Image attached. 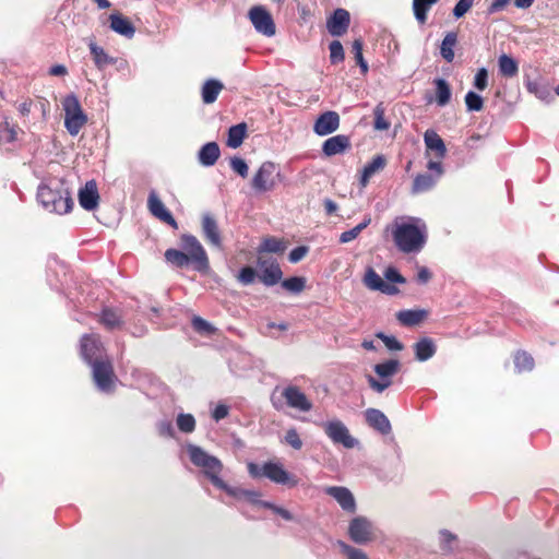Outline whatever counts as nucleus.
I'll return each instance as SVG.
<instances>
[{"label": "nucleus", "instance_id": "nucleus-1", "mask_svg": "<svg viewBox=\"0 0 559 559\" xmlns=\"http://www.w3.org/2000/svg\"><path fill=\"white\" fill-rule=\"evenodd\" d=\"M391 235L399 251L418 253L427 242V226L419 217H396L391 226Z\"/></svg>", "mask_w": 559, "mask_h": 559}, {"label": "nucleus", "instance_id": "nucleus-2", "mask_svg": "<svg viewBox=\"0 0 559 559\" xmlns=\"http://www.w3.org/2000/svg\"><path fill=\"white\" fill-rule=\"evenodd\" d=\"M182 250L167 249L165 251V260L174 267L182 269L192 265L193 270L198 272H205L210 267L207 254L198 240V238L190 234H185L180 238Z\"/></svg>", "mask_w": 559, "mask_h": 559}, {"label": "nucleus", "instance_id": "nucleus-3", "mask_svg": "<svg viewBox=\"0 0 559 559\" xmlns=\"http://www.w3.org/2000/svg\"><path fill=\"white\" fill-rule=\"evenodd\" d=\"M37 200L45 210L56 214H67L73 206L69 189L61 179H50L40 183Z\"/></svg>", "mask_w": 559, "mask_h": 559}, {"label": "nucleus", "instance_id": "nucleus-4", "mask_svg": "<svg viewBox=\"0 0 559 559\" xmlns=\"http://www.w3.org/2000/svg\"><path fill=\"white\" fill-rule=\"evenodd\" d=\"M271 402L276 411L289 407L301 413H308L312 409L311 401L295 384L276 386L271 394Z\"/></svg>", "mask_w": 559, "mask_h": 559}, {"label": "nucleus", "instance_id": "nucleus-5", "mask_svg": "<svg viewBox=\"0 0 559 559\" xmlns=\"http://www.w3.org/2000/svg\"><path fill=\"white\" fill-rule=\"evenodd\" d=\"M187 451L192 464L202 469L213 486L221 490L227 488V484L219 477L223 464L216 456L209 454L201 447L194 444H188Z\"/></svg>", "mask_w": 559, "mask_h": 559}, {"label": "nucleus", "instance_id": "nucleus-6", "mask_svg": "<svg viewBox=\"0 0 559 559\" xmlns=\"http://www.w3.org/2000/svg\"><path fill=\"white\" fill-rule=\"evenodd\" d=\"M224 491L237 500H246L253 506H259L269 509L275 514L280 515L285 521L294 520V515L287 509L276 506L273 502L261 500V493L259 491L231 487L229 485H227V488H224Z\"/></svg>", "mask_w": 559, "mask_h": 559}, {"label": "nucleus", "instance_id": "nucleus-7", "mask_svg": "<svg viewBox=\"0 0 559 559\" xmlns=\"http://www.w3.org/2000/svg\"><path fill=\"white\" fill-rule=\"evenodd\" d=\"M401 362L397 359H389L383 362L376 364L373 371L379 377L374 378L368 374L367 382L372 391L376 393H382L393 383L392 378L400 371Z\"/></svg>", "mask_w": 559, "mask_h": 559}, {"label": "nucleus", "instance_id": "nucleus-8", "mask_svg": "<svg viewBox=\"0 0 559 559\" xmlns=\"http://www.w3.org/2000/svg\"><path fill=\"white\" fill-rule=\"evenodd\" d=\"M64 110V127L75 136L87 122V116L83 112L79 98L74 94L67 95L62 100Z\"/></svg>", "mask_w": 559, "mask_h": 559}, {"label": "nucleus", "instance_id": "nucleus-9", "mask_svg": "<svg viewBox=\"0 0 559 559\" xmlns=\"http://www.w3.org/2000/svg\"><path fill=\"white\" fill-rule=\"evenodd\" d=\"M92 368L93 380L102 392H111L115 388L116 377L111 361L108 357L88 364Z\"/></svg>", "mask_w": 559, "mask_h": 559}, {"label": "nucleus", "instance_id": "nucleus-10", "mask_svg": "<svg viewBox=\"0 0 559 559\" xmlns=\"http://www.w3.org/2000/svg\"><path fill=\"white\" fill-rule=\"evenodd\" d=\"M324 433L334 444H341L345 449H353L358 445V440L354 438L346 425L340 419L328 420L322 424Z\"/></svg>", "mask_w": 559, "mask_h": 559}, {"label": "nucleus", "instance_id": "nucleus-11", "mask_svg": "<svg viewBox=\"0 0 559 559\" xmlns=\"http://www.w3.org/2000/svg\"><path fill=\"white\" fill-rule=\"evenodd\" d=\"M249 20L254 29L266 37H272L276 33V26L270 12L261 5L252 7L248 13Z\"/></svg>", "mask_w": 559, "mask_h": 559}, {"label": "nucleus", "instance_id": "nucleus-12", "mask_svg": "<svg viewBox=\"0 0 559 559\" xmlns=\"http://www.w3.org/2000/svg\"><path fill=\"white\" fill-rule=\"evenodd\" d=\"M80 352L87 365L107 357L100 337L97 334H84L81 338Z\"/></svg>", "mask_w": 559, "mask_h": 559}, {"label": "nucleus", "instance_id": "nucleus-13", "mask_svg": "<svg viewBox=\"0 0 559 559\" xmlns=\"http://www.w3.org/2000/svg\"><path fill=\"white\" fill-rule=\"evenodd\" d=\"M276 165L273 162H264L252 178L251 186L255 192L263 193L275 188Z\"/></svg>", "mask_w": 559, "mask_h": 559}, {"label": "nucleus", "instance_id": "nucleus-14", "mask_svg": "<svg viewBox=\"0 0 559 559\" xmlns=\"http://www.w3.org/2000/svg\"><path fill=\"white\" fill-rule=\"evenodd\" d=\"M257 264L261 270L258 276L265 286H274L282 280L283 272L276 260L259 257Z\"/></svg>", "mask_w": 559, "mask_h": 559}, {"label": "nucleus", "instance_id": "nucleus-15", "mask_svg": "<svg viewBox=\"0 0 559 559\" xmlns=\"http://www.w3.org/2000/svg\"><path fill=\"white\" fill-rule=\"evenodd\" d=\"M348 534L354 543L367 544L371 540L372 524L364 516H356L349 523Z\"/></svg>", "mask_w": 559, "mask_h": 559}, {"label": "nucleus", "instance_id": "nucleus-16", "mask_svg": "<svg viewBox=\"0 0 559 559\" xmlns=\"http://www.w3.org/2000/svg\"><path fill=\"white\" fill-rule=\"evenodd\" d=\"M264 477L275 484L288 487H295L298 484L295 476L285 471L282 464L274 462L264 463Z\"/></svg>", "mask_w": 559, "mask_h": 559}, {"label": "nucleus", "instance_id": "nucleus-17", "mask_svg": "<svg viewBox=\"0 0 559 559\" xmlns=\"http://www.w3.org/2000/svg\"><path fill=\"white\" fill-rule=\"evenodd\" d=\"M341 118L336 111L328 110L319 115L313 124V132L319 136H325L340 128Z\"/></svg>", "mask_w": 559, "mask_h": 559}, {"label": "nucleus", "instance_id": "nucleus-18", "mask_svg": "<svg viewBox=\"0 0 559 559\" xmlns=\"http://www.w3.org/2000/svg\"><path fill=\"white\" fill-rule=\"evenodd\" d=\"M147 207L150 213L160 222L168 224L174 229L178 228L177 221L173 214L166 209L162 200L155 191H151L147 198Z\"/></svg>", "mask_w": 559, "mask_h": 559}, {"label": "nucleus", "instance_id": "nucleus-19", "mask_svg": "<svg viewBox=\"0 0 559 559\" xmlns=\"http://www.w3.org/2000/svg\"><path fill=\"white\" fill-rule=\"evenodd\" d=\"M352 147L349 135L337 134L326 139L322 144V154L325 157L344 154Z\"/></svg>", "mask_w": 559, "mask_h": 559}, {"label": "nucleus", "instance_id": "nucleus-20", "mask_svg": "<svg viewBox=\"0 0 559 559\" xmlns=\"http://www.w3.org/2000/svg\"><path fill=\"white\" fill-rule=\"evenodd\" d=\"M324 491L326 495L335 499L344 511L348 513H354L356 511V501L348 488L342 486H331L326 487Z\"/></svg>", "mask_w": 559, "mask_h": 559}, {"label": "nucleus", "instance_id": "nucleus-21", "mask_svg": "<svg viewBox=\"0 0 559 559\" xmlns=\"http://www.w3.org/2000/svg\"><path fill=\"white\" fill-rule=\"evenodd\" d=\"M350 23V15L345 9H336L326 21V28L332 36H342Z\"/></svg>", "mask_w": 559, "mask_h": 559}, {"label": "nucleus", "instance_id": "nucleus-22", "mask_svg": "<svg viewBox=\"0 0 559 559\" xmlns=\"http://www.w3.org/2000/svg\"><path fill=\"white\" fill-rule=\"evenodd\" d=\"M98 201L97 185L95 180H90L79 190V203L84 210L93 211L97 207Z\"/></svg>", "mask_w": 559, "mask_h": 559}, {"label": "nucleus", "instance_id": "nucleus-23", "mask_svg": "<svg viewBox=\"0 0 559 559\" xmlns=\"http://www.w3.org/2000/svg\"><path fill=\"white\" fill-rule=\"evenodd\" d=\"M367 424L380 432L381 435H389L392 430L389 418L385 414L377 408H368L365 412Z\"/></svg>", "mask_w": 559, "mask_h": 559}, {"label": "nucleus", "instance_id": "nucleus-24", "mask_svg": "<svg viewBox=\"0 0 559 559\" xmlns=\"http://www.w3.org/2000/svg\"><path fill=\"white\" fill-rule=\"evenodd\" d=\"M110 28L126 38H132L135 34V27L133 24L123 15L119 13H112L109 16Z\"/></svg>", "mask_w": 559, "mask_h": 559}, {"label": "nucleus", "instance_id": "nucleus-25", "mask_svg": "<svg viewBox=\"0 0 559 559\" xmlns=\"http://www.w3.org/2000/svg\"><path fill=\"white\" fill-rule=\"evenodd\" d=\"M202 230L204 237L215 247H221L222 239L217 222L211 214H204L202 217Z\"/></svg>", "mask_w": 559, "mask_h": 559}, {"label": "nucleus", "instance_id": "nucleus-26", "mask_svg": "<svg viewBox=\"0 0 559 559\" xmlns=\"http://www.w3.org/2000/svg\"><path fill=\"white\" fill-rule=\"evenodd\" d=\"M221 150L218 144L216 142H207L200 148L198 153V160L202 166L211 167L215 165Z\"/></svg>", "mask_w": 559, "mask_h": 559}, {"label": "nucleus", "instance_id": "nucleus-27", "mask_svg": "<svg viewBox=\"0 0 559 559\" xmlns=\"http://www.w3.org/2000/svg\"><path fill=\"white\" fill-rule=\"evenodd\" d=\"M424 142L427 150L433 151L439 158H443L447 154V147L441 136L432 129H428L424 133Z\"/></svg>", "mask_w": 559, "mask_h": 559}, {"label": "nucleus", "instance_id": "nucleus-28", "mask_svg": "<svg viewBox=\"0 0 559 559\" xmlns=\"http://www.w3.org/2000/svg\"><path fill=\"white\" fill-rule=\"evenodd\" d=\"M99 322L107 330L120 329L123 325L121 311L112 308H104L99 314Z\"/></svg>", "mask_w": 559, "mask_h": 559}, {"label": "nucleus", "instance_id": "nucleus-29", "mask_svg": "<svg viewBox=\"0 0 559 559\" xmlns=\"http://www.w3.org/2000/svg\"><path fill=\"white\" fill-rule=\"evenodd\" d=\"M224 85L219 80L209 79L204 82L201 88V96L204 104L214 103L219 93L223 91Z\"/></svg>", "mask_w": 559, "mask_h": 559}, {"label": "nucleus", "instance_id": "nucleus-30", "mask_svg": "<svg viewBox=\"0 0 559 559\" xmlns=\"http://www.w3.org/2000/svg\"><path fill=\"white\" fill-rule=\"evenodd\" d=\"M414 350L418 361H426L436 354L437 347L431 338L423 337L415 343Z\"/></svg>", "mask_w": 559, "mask_h": 559}, {"label": "nucleus", "instance_id": "nucleus-31", "mask_svg": "<svg viewBox=\"0 0 559 559\" xmlns=\"http://www.w3.org/2000/svg\"><path fill=\"white\" fill-rule=\"evenodd\" d=\"M427 314V311L424 309H408L399 311L396 313V318L402 325L414 326L419 324Z\"/></svg>", "mask_w": 559, "mask_h": 559}, {"label": "nucleus", "instance_id": "nucleus-32", "mask_svg": "<svg viewBox=\"0 0 559 559\" xmlns=\"http://www.w3.org/2000/svg\"><path fill=\"white\" fill-rule=\"evenodd\" d=\"M247 123L245 122L231 126L227 132V146L230 148L239 147L247 135Z\"/></svg>", "mask_w": 559, "mask_h": 559}, {"label": "nucleus", "instance_id": "nucleus-33", "mask_svg": "<svg viewBox=\"0 0 559 559\" xmlns=\"http://www.w3.org/2000/svg\"><path fill=\"white\" fill-rule=\"evenodd\" d=\"M438 179L432 174H418L413 181L412 193L418 194L431 190Z\"/></svg>", "mask_w": 559, "mask_h": 559}, {"label": "nucleus", "instance_id": "nucleus-34", "mask_svg": "<svg viewBox=\"0 0 559 559\" xmlns=\"http://www.w3.org/2000/svg\"><path fill=\"white\" fill-rule=\"evenodd\" d=\"M385 158L382 155H377L371 162L367 163L361 171L360 182L365 187L369 179L385 166Z\"/></svg>", "mask_w": 559, "mask_h": 559}, {"label": "nucleus", "instance_id": "nucleus-35", "mask_svg": "<svg viewBox=\"0 0 559 559\" xmlns=\"http://www.w3.org/2000/svg\"><path fill=\"white\" fill-rule=\"evenodd\" d=\"M433 83L436 86V103L438 106L444 107L445 105L449 104V102L451 99L452 93H451L450 85L442 78L436 79L433 81Z\"/></svg>", "mask_w": 559, "mask_h": 559}, {"label": "nucleus", "instance_id": "nucleus-36", "mask_svg": "<svg viewBox=\"0 0 559 559\" xmlns=\"http://www.w3.org/2000/svg\"><path fill=\"white\" fill-rule=\"evenodd\" d=\"M457 43V34L454 32H449L444 36L441 46H440V55L447 62H452L454 59V47Z\"/></svg>", "mask_w": 559, "mask_h": 559}, {"label": "nucleus", "instance_id": "nucleus-37", "mask_svg": "<svg viewBox=\"0 0 559 559\" xmlns=\"http://www.w3.org/2000/svg\"><path fill=\"white\" fill-rule=\"evenodd\" d=\"M88 47L95 66L98 69H104L105 67L115 63V59L108 56L106 51L102 47L97 46L94 41H91Z\"/></svg>", "mask_w": 559, "mask_h": 559}, {"label": "nucleus", "instance_id": "nucleus-38", "mask_svg": "<svg viewBox=\"0 0 559 559\" xmlns=\"http://www.w3.org/2000/svg\"><path fill=\"white\" fill-rule=\"evenodd\" d=\"M499 72L506 78H513L519 72L518 62L510 56L503 53L498 59Z\"/></svg>", "mask_w": 559, "mask_h": 559}, {"label": "nucleus", "instance_id": "nucleus-39", "mask_svg": "<svg viewBox=\"0 0 559 559\" xmlns=\"http://www.w3.org/2000/svg\"><path fill=\"white\" fill-rule=\"evenodd\" d=\"M286 249V245L283 240L275 237H266L262 240L258 247V253H282Z\"/></svg>", "mask_w": 559, "mask_h": 559}, {"label": "nucleus", "instance_id": "nucleus-40", "mask_svg": "<svg viewBox=\"0 0 559 559\" xmlns=\"http://www.w3.org/2000/svg\"><path fill=\"white\" fill-rule=\"evenodd\" d=\"M438 0H413V11L416 20L424 24L427 20V13Z\"/></svg>", "mask_w": 559, "mask_h": 559}, {"label": "nucleus", "instance_id": "nucleus-41", "mask_svg": "<svg viewBox=\"0 0 559 559\" xmlns=\"http://www.w3.org/2000/svg\"><path fill=\"white\" fill-rule=\"evenodd\" d=\"M527 90L543 102L550 103L554 99L551 90L540 82H528Z\"/></svg>", "mask_w": 559, "mask_h": 559}, {"label": "nucleus", "instance_id": "nucleus-42", "mask_svg": "<svg viewBox=\"0 0 559 559\" xmlns=\"http://www.w3.org/2000/svg\"><path fill=\"white\" fill-rule=\"evenodd\" d=\"M371 223L370 216H366L361 223H359L354 228L346 230L340 235V242L341 243H347L354 239H356L359 234L369 226Z\"/></svg>", "mask_w": 559, "mask_h": 559}, {"label": "nucleus", "instance_id": "nucleus-43", "mask_svg": "<svg viewBox=\"0 0 559 559\" xmlns=\"http://www.w3.org/2000/svg\"><path fill=\"white\" fill-rule=\"evenodd\" d=\"M514 365L519 372L530 371L534 368V359L526 352H518L514 356Z\"/></svg>", "mask_w": 559, "mask_h": 559}, {"label": "nucleus", "instance_id": "nucleus-44", "mask_svg": "<svg viewBox=\"0 0 559 559\" xmlns=\"http://www.w3.org/2000/svg\"><path fill=\"white\" fill-rule=\"evenodd\" d=\"M384 281L381 278V276L372 269L369 267L364 276V284L371 290H378L382 289Z\"/></svg>", "mask_w": 559, "mask_h": 559}, {"label": "nucleus", "instance_id": "nucleus-45", "mask_svg": "<svg viewBox=\"0 0 559 559\" xmlns=\"http://www.w3.org/2000/svg\"><path fill=\"white\" fill-rule=\"evenodd\" d=\"M176 424L178 429L183 433H191L195 429V419L191 414H179Z\"/></svg>", "mask_w": 559, "mask_h": 559}, {"label": "nucleus", "instance_id": "nucleus-46", "mask_svg": "<svg viewBox=\"0 0 559 559\" xmlns=\"http://www.w3.org/2000/svg\"><path fill=\"white\" fill-rule=\"evenodd\" d=\"M306 286V280L300 276H293L282 281V287L289 293L299 294Z\"/></svg>", "mask_w": 559, "mask_h": 559}, {"label": "nucleus", "instance_id": "nucleus-47", "mask_svg": "<svg viewBox=\"0 0 559 559\" xmlns=\"http://www.w3.org/2000/svg\"><path fill=\"white\" fill-rule=\"evenodd\" d=\"M362 47H364V41L360 38L355 39L352 44V51L354 53L355 60H356L357 64L359 66L361 72L365 74L368 72V63L364 59Z\"/></svg>", "mask_w": 559, "mask_h": 559}, {"label": "nucleus", "instance_id": "nucleus-48", "mask_svg": "<svg viewBox=\"0 0 559 559\" xmlns=\"http://www.w3.org/2000/svg\"><path fill=\"white\" fill-rule=\"evenodd\" d=\"M465 105L468 111H480L484 107V99L479 94L469 91L465 95Z\"/></svg>", "mask_w": 559, "mask_h": 559}, {"label": "nucleus", "instance_id": "nucleus-49", "mask_svg": "<svg viewBox=\"0 0 559 559\" xmlns=\"http://www.w3.org/2000/svg\"><path fill=\"white\" fill-rule=\"evenodd\" d=\"M330 60L332 64L340 63L344 60L345 53L343 45L340 40H333L330 43Z\"/></svg>", "mask_w": 559, "mask_h": 559}, {"label": "nucleus", "instance_id": "nucleus-50", "mask_svg": "<svg viewBox=\"0 0 559 559\" xmlns=\"http://www.w3.org/2000/svg\"><path fill=\"white\" fill-rule=\"evenodd\" d=\"M230 168L238 174L241 178L248 177L249 174V167L247 162L239 157V156H233L229 159Z\"/></svg>", "mask_w": 559, "mask_h": 559}, {"label": "nucleus", "instance_id": "nucleus-51", "mask_svg": "<svg viewBox=\"0 0 559 559\" xmlns=\"http://www.w3.org/2000/svg\"><path fill=\"white\" fill-rule=\"evenodd\" d=\"M374 123L373 127L376 130L385 131L390 128V123L384 118V108L381 104L377 105L373 109Z\"/></svg>", "mask_w": 559, "mask_h": 559}, {"label": "nucleus", "instance_id": "nucleus-52", "mask_svg": "<svg viewBox=\"0 0 559 559\" xmlns=\"http://www.w3.org/2000/svg\"><path fill=\"white\" fill-rule=\"evenodd\" d=\"M337 545L341 550L347 556V559H368L367 555L353 546L347 545L346 543L338 540Z\"/></svg>", "mask_w": 559, "mask_h": 559}, {"label": "nucleus", "instance_id": "nucleus-53", "mask_svg": "<svg viewBox=\"0 0 559 559\" xmlns=\"http://www.w3.org/2000/svg\"><path fill=\"white\" fill-rule=\"evenodd\" d=\"M439 535H440L441 549L447 552L452 551L453 550L452 544L456 540V535H454L453 533H451L448 530H441L439 532Z\"/></svg>", "mask_w": 559, "mask_h": 559}, {"label": "nucleus", "instance_id": "nucleus-54", "mask_svg": "<svg viewBox=\"0 0 559 559\" xmlns=\"http://www.w3.org/2000/svg\"><path fill=\"white\" fill-rule=\"evenodd\" d=\"M284 441L295 450H300L302 448V441L295 428H290L286 431Z\"/></svg>", "mask_w": 559, "mask_h": 559}, {"label": "nucleus", "instance_id": "nucleus-55", "mask_svg": "<svg viewBox=\"0 0 559 559\" xmlns=\"http://www.w3.org/2000/svg\"><path fill=\"white\" fill-rule=\"evenodd\" d=\"M377 337H379L384 343L386 348L390 350H402L403 349V344L395 336L386 335V334L380 332L377 334Z\"/></svg>", "mask_w": 559, "mask_h": 559}, {"label": "nucleus", "instance_id": "nucleus-56", "mask_svg": "<svg viewBox=\"0 0 559 559\" xmlns=\"http://www.w3.org/2000/svg\"><path fill=\"white\" fill-rule=\"evenodd\" d=\"M473 85L478 91H484L488 86V71L486 68H480L477 70Z\"/></svg>", "mask_w": 559, "mask_h": 559}, {"label": "nucleus", "instance_id": "nucleus-57", "mask_svg": "<svg viewBox=\"0 0 559 559\" xmlns=\"http://www.w3.org/2000/svg\"><path fill=\"white\" fill-rule=\"evenodd\" d=\"M192 326L195 331L204 334H212L215 330L212 324L198 316L192 318Z\"/></svg>", "mask_w": 559, "mask_h": 559}, {"label": "nucleus", "instance_id": "nucleus-58", "mask_svg": "<svg viewBox=\"0 0 559 559\" xmlns=\"http://www.w3.org/2000/svg\"><path fill=\"white\" fill-rule=\"evenodd\" d=\"M257 272L251 266H243L238 274V281L242 285H250L254 282Z\"/></svg>", "mask_w": 559, "mask_h": 559}, {"label": "nucleus", "instance_id": "nucleus-59", "mask_svg": "<svg viewBox=\"0 0 559 559\" xmlns=\"http://www.w3.org/2000/svg\"><path fill=\"white\" fill-rule=\"evenodd\" d=\"M0 138L5 142H13L16 140V130L9 122L0 127Z\"/></svg>", "mask_w": 559, "mask_h": 559}, {"label": "nucleus", "instance_id": "nucleus-60", "mask_svg": "<svg viewBox=\"0 0 559 559\" xmlns=\"http://www.w3.org/2000/svg\"><path fill=\"white\" fill-rule=\"evenodd\" d=\"M474 0H459L453 9L456 19L462 17L473 7Z\"/></svg>", "mask_w": 559, "mask_h": 559}, {"label": "nucleus", "instance_id": "nucleus-61", "mask_svg": "<svg viewBox=\"0 0 559 559\" xmlns=\"http://www.w3.org/2000/svg\"><path fill=\"white\" fill-rule=\"evenodd\" d=\"M157 431L162 437L171 438L175 435V430L170 420H160L156 425Z\"/></svg>", "mask_w": 559, "mask_h": 559}, {"label": "nucleus", "instance_id": "nucleus-62", "mask_svg": "<svg viewBox=\"0 0 559 559\" xmlns=\"http://www.w3.org/2000/svg\"><path fill=\"white\" fill-rule=\"evenodd\" d=\"M307 253H308V247L298 246L289 252L288 260L292 263H297L300 260H302Z\"/></svg>", "mask_w": 559, "mask_h": 559}, {"label": "nucleus", "instance_id": "nucleus-63", "mask_svg": "<svg viewBox=\"0 0 559 559\" xmlns=\"http://www.w3.org/2000/svg\"><path fill=\"white\" fill-rule=\"evenodd\" d=\"M384 277L391 283L404 284L406 282L395 267H388L384 272Z\"/></svg>", "mask_w": 559, "mask_h": 559}, {"label": "nucleus", "instance_id": "nucleus-64", "mask_svg": "<svg viewBox=\"0 0 559 559\" xmlns=\"http://www.w3.org/2000/svg\"><path fill=\"white\" fill-rule=\"evenodd\" d=\"M229 408L225 404H218L212 412V417L215 421H219L228 416Z\"/></svg>", "mask_w": 559, "mask_h": 559}]
</instances>
